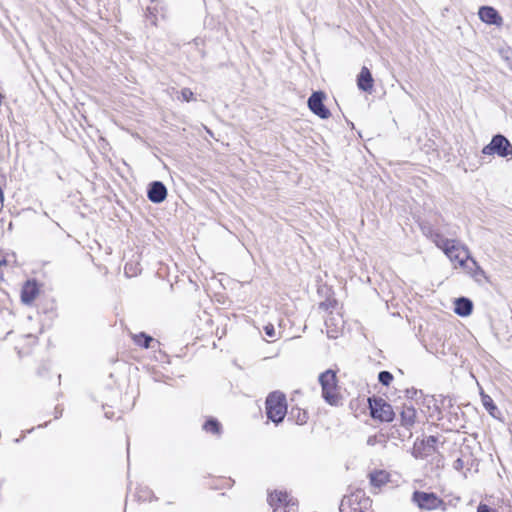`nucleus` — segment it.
Instances as JSON below:
<instances>
[{"mask_svg":"<svg viewBox=\"0 0 512 512\" xmlns=\"http://www.w3.org/2000/svg\"><path fill=\"white\" fill-rule=\"evenodd\" d=\"M390 475L384 470H377L369 474L371 485L375 487H382L389 482Z\"/></svg>","mask_w":512,"mask_h":512,"instance_id":"obj_15","label":"nucleus"},{"mask_svg":"<svg viewBox=\"0 0 512 512\" xmlns=\"http://www.w3.org/2000/svg\"><path fill=\"white\" fill-rule=\"evenodd\" d=\"M378 381L384 386H389L393 381V375L389 371H381L378 374Z\"/></svg>","mask_w":512,"mask_h":512,"instance_id":"obj_23","label":"nucleus"},{"mask_svg":"<svg viewBox=\"0 0 512 512\" xmlns=\"http://www.w3.org/2000/svg\"><path fill=\"white\" fill-rule=\"evenodd\" d=\"M477 512H498L486 504L480 503L477 507Z\"/></svg>","mask_w":512,"mask_h":512,"instance_id":"obj_26","label":"nucleus"},{"mask_svg":"<svg viewBox=\"0 0 512 512\" xmlns=\"http://www.w3.org/2000/svg\"><path fill=\"white\" fill-rule=\"evenodd\" d=\"M412 454L415 458L424 459L431 455V451L423 450L422 442H420L414 444Z\"/></svg>","mask_w":512,"mask_h":512,"instance_id":"obj_22","label":"nucleus"},{"mask_svg":"<svg viewBox=\"0 0 512 512\" xmlns=\"http://www.w3.org/2000/svg\"><path fill=\"white\" fill-rule=\"evenodd\" d=\"M181 98L183 101L189 102L194 99V93L190 88H183L181 90Z\"/></svg>","mask_w":512,"mask_h":512,"instance_id":"obj_24","label":"nucleus"},{"mask_svg":"<svg viewBox=\"0 0 512 512\" xmlns=\"http://www.w3.org/2000/svg\"><path fill=\"white\" fill-rule=\"evenodd\" d=\"M264 331H265V334L269 337H274L275 336V329H274V326L272 324H268L264 327Z\"/></svg>","mask_w":512,"mask_h":512,"instance_id":"obj_27","label":"nucleus"},{"mask_svg":"<svg viewBox=\"0 0 512 512\" xmlns=\"http://www.w3.org/2000/svg\"><path fill=\"white\" fill-rule=\"evenodd\" d=\"M268 503L276 512L284 508V512H294L297 509V500L290 497L286 492L274 491L268 496Z\"/></svg>","mask_w":512,"mask_h":512,"instance_id":"obj_5","label":"nucleus"},{"mask_svg":"<svg viewBox=\"0 0 512 512\" xmlns=\"http://www.w3.org/2000/svg\"><path fill=\"white\" fill-rule=\"evenodd\" d=\"M3 201H4V192H3L2 188L0 187V203L3 204Z\"/></svg>","mask_w":512,"mask_h":512,"instance_id":"obj_33","label":"nucleus"},{"mask_svg":"<svg viewBox=\"0 0 512 512\" xmlns=\"http://www.w3.org/2000/svg\"><path fill=\"white\" fill-rule=\"evenodd\" d=\"M203 429L206 432L212 433V434H220L221 431V424L219 421L215 418H209L204 424Z\"/></svg>","mask_w":512,"mask_h":512,"instance_id":"obj_19","label":"nucleus"},{"mask_svg":"<svg viewBox=\"0 0 512 512\" xmlns=\"http://www.w3.org/2000/svg\"><path fill=\"white\" fill-rule=\"evenodd\" d=\"M464 467V461L461 458H457L453 463V468L457 471L462 470Z\"/></svg>","mask_w":512,"mask_h":512,"instance_id":"obj_29","label":"nucleus"},{"mask_svg":"<svg viewBox=\"0 0 512 512\" xmlns=\"http://www.w3.org/2000/svg\"><path fill=\"white\" fill-rule=\"evenodd\" d=\"M7 261L5 258L0 259V267L6 265Z\"/></svg>","mask_w":512,"mask_h":512,"instance_id":"obj_34","label":"nucleus"},{"mask_svg":"<svg viewBox=\"0 0 512 512\" xmlns=\"http://www.w3.org/2000/svg\"><path fill=\"white\" fill-rule=\"evenodd\" d=\"M105 416H106L107 418H112L111 412H105Z\"/></svg>","mask_w":512,"mask_h":512,"instance_id":"obj_35","label":"nucleus"},{"mask_svg":"<svg viewBox=\"0 0 512 512\" xmlns=\"http://www.w3.org/2000/svg\"><path fill=\"white\" fill-rule=\"evenodd\" d=\"M0 278H2V275H0Z\"/></svg>","mask_w":512,"mask_h":512,"instance_id":"obj_37","label":"nucleus"},{"mask_svg":"<svg viewBox=\"0 0 512 512\" xmlns=\"http://www.w3.org/2000/svg\"><path fill=\"white\" fill-rule=\"evenodd\" d=\"M412 500L423 510H435L437 508H441L443 511L446 510L445 502L435 493L415 491Z\"/></svg>","mask_w":512,"mask_h":512,"instance_id":"obj_4","label":"nucleus"},{"mask_svg":"<svg viewBox=\"0 0 512 512\" xmlns=\"http://www.w3.org/2000/svg\"><path fill=\"white\" fill-rule=\"evenodd\" d=\"M433 241L437 247L443 250L444 253L447 251V248H450L456 243V241L447 239L439 233L434 234Z\"/></svg>","mask_w":512,"mask_h":512,"instance_id":"obj_17","label":"nucleus"},{"mask_svg":"<svg viewBox=\"0 0 512 512\" xmlns=\"http://www.w3.org/2000/svg\"><path fill=\"white\" fill-rule=\"evenodd\" d=\"M371 416L374 419H379L384 422H391L395 417V412L392 406L382 398H375L369 400Z\"/></svg>","mask_w":512,"mask_h":512,"instance_id":"obj_6","label":"nucleus"},{"mask_svg":"<svg viewBox=\"0 0 512 512\" xmlns=\"http://www.w3.org/2000/svg\"><path fill=\"white\" fill-rule=\"evenodd\" d=\"M478 15L481 21L489 25L501 26L503 18L499 12L491 6H482L479 8Z\"/></svg>","mask_w":512,"mask_h":512,"instance_id":"obj_10","label":"nucleus"},{"mask_svg":"<svg viewBox=\"0 0 512 512\" xmlns=\"http://www.w3.org/2000/svg\"><path fill=\"white\" fill-rule=\"evenodd\" d=\"M62 412H63V409H62V408H60L59 406H57V407L55 408V418L57 419V418H59L60 416H62Z\"/></svg>","mask_w":512,"mask_h":512,"instance_id":"obj_31","label":"nucleus"},{"mask_svg":"<svg viewBox=\"0 0 512 512\" xmlns=\"http://www.w3.org/2000/svg\"><path fill=\"white\" fill-rule=\"evenodd\" d=\"M405 393H406V397L408 399H414L418 394V390L415 388H410V389H406Z\"/></svg>","mask_w":512,"mask_h":512,"instance_id":"obj_28","label":"nucleus"},{"mask_svg":"<svg viewBox=\"0 0 512 512\" xmlns=\"http://www.w3.org/2000/svg\"><path fill=\"white\" fill-rule=\"evenodd\" d=\"M322 397L330 405H337L340 400L336 372L328 369L319 375Z\"/></svg>","mask_w":512,"mask_h":512,"instance_id":"obj_2","label":"nucleus"},{"mask_svg":"<svg viewBox=\"0 0 512 512\" xmlns=\"http://www.w3.org/2000/svg\"><path fill=\"white\" fill-rule=\"evenodd\" d=\"M484 155H497L502 158L512 157V144L502 134H496L492 137L489 144L483 147Z\"/></svg>","mask_w":512,"mask_h":512,"instance_id":"obj_3","label":"nucleus"},{"mask_svg":"<svg viewBox=\"0 0 512 512\" xmlns=\"http://www.w3.org/2000/svg\"><path fill=\"white\" fill-rule=\"evenodd\" d=\"M438 438L436 436H428L426 439L422 440L423 450L431 451V455L437 451L436 443Z\"/></svg>","mask_w":512,"mask_h":512,"instance_id":"obj_20","label":"nucleus"},{"mask_svg":"<svg viewBox=\"0 0 512 512\" xmlns=\"http://www.w3.org/2000/svg\"><path fill=\"white\" fill-rule=\"evenodd\" d=\"M325 94L322 91H316L308 98L307 104L309 109L321 119H327L331 113L324 105Z\"/></svg>","mask_w":512,"mask_h":512,"instance_id":"obj_8","label":"nucleus"},{"mask_svg":"<svg viewBox=\"0 0 512 512\" xmlns=\"http://www.w3.org/2000/svg\"><path fill=\"white\" fill-rule=\"evenodd\" d=\"M266 415L276 425L281 423L287 414L286 396L280 391L271 392L265 401Z\"/></svg>","mask_w":512,"mask_h":512,"instance_id":"obj_1","label":"nucleus"},{"mask_svg":"<svg viewBox=\"0 0 512 512\" xmlns=\"http://www.w3.org/2000/svg\"><path fill=\"white\" fill-rule=\"evenodd\" d=\"M307 419H308L307 413L305 411L301 413L299 410L298 416H297V424L303 425L307 422Z\"/></svg>","mask_w":512,"mask_h":512,"instance_id":"obj_25","label":"nucleus"},{"mask_svg":"<svg viewBox=\"0 0 512 512\" xmlns=\"http://www.w3.org/2000/svg\"><path fill=\"white\" fill-rule=\"evenodd\" d=\"M400 417L401 425L407 429H410L413 427L416 421V409L411 403H403Z\"/></svg>","mask_w":512,"mask_h":512,"instance_id":"obj_11","label":"nucleus"},{"mask_svg":"<svg viewBox=\"0 0 512 512\" xmlns=\"http://www.w3.org/2000/svg\"><path fill=\"white\" fill-rule=\"evenodd\" d=\"M473 311V302L466 297H459L454 301V312L461 316L467 317Z\"/></svg>","mask_w":512,"mask_h":512,"instance_id":"obj_12","label":"nucleus"},{"mask_svg":"<svg viewBox=\"0 0 512 512\" xmlns=\"http://www.w3.org/2000/svg\"><path fill=\"white\" fill-rule=\"evenodd\" d=\"M38 287L35 282L27 281L21 291V301L24 304L32 303L38 295Z\"/></svg>","mask_w":512,"mask_h":512,"instance_id":"obj_14","label":"nucleus"},{"mask_svg":"<svg viewBox=\"0 0 512 512\" xmlns=\"http://www.w3.org/2000/svg\"><path fill=\"white\" fill-rule=\"evenodd\" d=\"M505 60L507 62L508 67L512 70V53L511 56H507Z\"/></svg>","mask_w":512,"mask_h":512,"instance_id":"obj_32","label":"nucleus"},{"mask_svg":"<svg viewBox=\"0 0 512 512\" xmlns=\"http://www.w3.org/2000/svg\"><path fill=\"white\" fill-rule=\"evenodd\" d=\"M105 416H106L107 418H112L111 412H105Z\"/></svg>","mask_w":512,"mask_h":512,"instance_id":"obj_36","label":"nucleus"},{"mask_svg":"<svg viewBox=\"0 0 512 512\" xmlns=\"http://www.w3.org/2000/svg\"><path fill=\"white\" fill-rule=\"evenodd\" d=\"M326 325V333L328 338L330 339H337L340 335V328L338 327V324L336 323L335 317H329L325 320Z\"/></svg>","mask_w":512,"mask_h":512,"instance_id":"obj_16","label":"nucleus"},{"mask_svg":"<svg viewBox=\"0 0 512 512\" xmlns=\"http://www.w3.org/2000/svg\"><path fill=\"white\" fill-rule=\"evenodd\" d=\"M373 77L371 72L367 67H362L358 77H357V85L358 88L362 91L368 92L373 87Z\"/></svg>","mask_w":512,"mask_h":512,"instance_id":"obj_13","label":"nucleus"},{"mask_svg":"<svg viewBox=\"0 0 512 512\" xmlns=\"http://www.w3.org/2000/svg\"><path fill=\"white\" fill-rule=\"evenodd\" d=\"M133 270V267L132 265L130 264H126L125 265V274L128 276V277H132L134 276V273H131V271Z\"/></svg>","mask_w":512,"mask_h":512,"instance_id":"obj_30","label":"nucleus"},{"mask_svg":"<svg viewBox=\"0 0 512 512\" xmlns=\"http://www.w3.org/2000/svg\"><path fill=\"white\" fill-rule=\"evenodd\" d=\"M481 400H482V404L483 406L485 407V409L492 415L494 416V412L497 411V406L494 404L493 402V399L489 396V395H486L484 394L483 392L481 393Z\"/></svg>","mask_w":512,"mask_h":512,"instance_id":"obj_21","label":"nucleus"},{"mask_svg":"<svg viewBox=\"0 0 512 512\" xmlns=\"http://www.w3.org/2000/svg\"><path fill=\"white\" fill-rule=\"evenodd\" d=\"M445 255L451 260V261H457L460 266H464L466 261L468 259L471 260L472 265L475 267L476 271L473 277H477L478 275L484 276L483 269L477 264V262L470 258L469 253L466 249L460 248L457 243L452 245L450 248H447V251L445 252Z\"/></svg>","mask_w":512,"mask_h":512,"instance_id":"obj_7","label":"nucleus"},{"mask_svg":"<svg viewBox=\"0 0 512 512\" xmlns=\"http://www.w3.org/2000/svg\"><path fill=\"white\" fill-rule=\"evenodd\" d=\"M133 340L136 345H138L142 348H149L151 342L154 341V339L151 336L147 335L144 332H140L139 334H134Z\"/></svg>","mask_w":512,"mask_h":512,"instance_id":"obj_18","label":"nucleus"},{"mask_svg":"<svg viewBox=\"0 0 512 512\" xmlns=\"http://www.w3.org/2000/svg\"><path fill=\"white\" fill-rule=\"evenodd\" d=\"M148 199L155 204L162 203L167 197V188L161 181H153L147 189Z\"/></svg>","mask_w":512,"mask_h":512,"instance_id":"obj_9","label":"nucleus"}]
</instances>
